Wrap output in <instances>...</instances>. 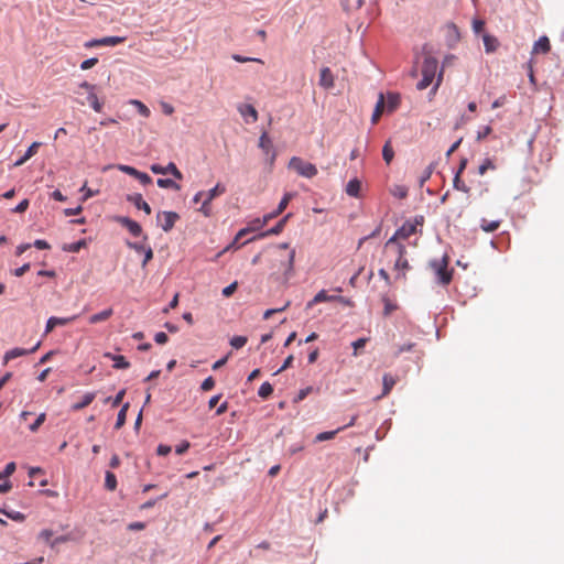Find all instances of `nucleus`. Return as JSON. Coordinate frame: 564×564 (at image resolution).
<instances>
[{
	"instance_id": "f257e3e1",
	"label": "nucleus",
	"mask_w": 564,
	"mask_h": 564,
	"mask_svg": "<svg viewBox=\"0 0 564 564\" xmlns=\"http://www.w3.org/2000/svg\"><path fill=\"white\" fill-rule=\"evenodd\" d=\"M289 243H280L270 254L272 274H289L293 271L295 250Z\"/></svg>"
},
{
	"instance_id": "f03ea898",
	"label": "nucleus",
	"mask_w": 564,
	"mask_h": 564,
	"mask_svg": "<svg viewBox=\"0 0 564 564\" xmlns=\"http://www.w3.org/2000/svg\"><path fill=\"white\" fill-rule=\"evenodd\" d=\"M438 67V62L435 57L427 55L424 57L422 65V78L417 83V89H426L434 80Z\"/></svg>"
},
{
	"instance_id": "7ed1b4c3",
	"label": "nucleus",
	"mask_w": 564,
	"mask_h": 564,
	"mask_svg": "<svg viewBox=\"0 0 564 564\" xmlns=\"http://www.w3.org/2000/svg\"><path fill=\"white\" fill-rule=\"evenodd\" d=\"M423 221V217L421 216L420 217V220L415 219L414 223H411V221H406L395 232L394 235L388 239V241L386 242V249L388 248H391V247H397V245L399 243L398 240L399 239H408L409 237H411L412 235H414L416 232V226L420 224H422Z\"/></svg>"
},
{
	"instance_id": "20e7f679",
	"label": "nucleus",
	"mask_w": 564,
	"mask_h": 564,
	"mask_svg": "<svg viewBox=\"0 0 564 564\" xmlns=\"http://www.w3.org/2000/svg\"><path fill=\"white\" fill-rule=\"evenodd\" d=\"M289 167L294 170L299 175L307 178H312L317 174V169L314 164L297 156H293L290 160Z\"/></svg>"
},
{
	"instance_id": "39448f33",
	"label": "nucleus",
	"mask_w": 564,
	"mask_h": 564,
	"mask_svg": "<svg viewBox=\"0 0 564 564\" xmlns=\"http://www.w3.org/2000/svg\"><path fill=\"white\" fill-rule=\"evenodd\" d=\"M431 267L434 269L438 282L443 285L451 283L453 278V271L448 270V257L444 256L441 260H434L431 262Z\"/></svg>"
},
{
	"instance_id": "423d86ee",
	"label": "nucleus",
	"mask_w": 564,
	"mask_h": 564,
	"mask_svg": "<svg viewBox=\"0 0 564 564\" xmlns=\"http://www.w3.org/2000/svg\"><path fill=\"white\" fill-rule=\"evenodd\" d=\"M226 192V188L225 186H223L221 184H216V186L212 189H209L207 193H205V198L203 199V203H202V206L199 207V212L206 216V217H209L212 215V207H210V202H213V199L221 194H224Z\"/></svg>"
},
{
	"instance_id": "0eeeda50",
	"label": "nucleus",
	"mask_w": 564,
	"mask_h": 564,
	"mask_svg": "<svg viewBox=\"0 0 564 564\" xmlns=\"http://www.w3.org/2000/svg\"><path fill=\"white\" fill-rule=\"evenodd\" d=\"M180 216L175 212H160L156 215V223L165 232L170 231Z\"/></svg>"
},
{
	"instance_id": "6e6552de",
	"label": "nucleus",
	"mask_w": 564,
	"mask_h": 564,
	"mask_svg": "<svg viewBox=\"0 0 564 564\" xmlns=\"http://www.w3.org/2000/svg\"><path fill=\"white\" fill-rule=\"evenodd\" d=\"M259 148L264 152V154L268 156V161L270 165H273L276 153L273 149V143L270 137L267 132H263L259 138Z\"/></svg>"
},
{
	"instance_id": "1a4fd4ad",
	"label": "nucleus",
	"mask_w": 564,
	"mask_h": 564,
	"mask_svg": "<svg viewBox=\"0 0 564 564\" xmlns=\"http://www.w3.org/2000/svg\"><path fill=\"white\" fill-rule=\"evenodd\" d=\"M126 41V37L121 36H106L102 39L97 40H90L85 43V47L91 48L96 46H116L118 44H121Z\"/></svg>"
},
{
	"instance_id": "9d476101",
	"label": "nucleus",
	"mask_w": 564,
	"mask_h": 564,
	"mask_svg": "<svg viewBox=\"0 0 564 564\" xmlns=\"http://www.w3.org/2000/svg\"><path fill=\"white\" fill-rule=\"evenodd\" d=\"M151 171L154 174H172L177 180L183 178V174L173 162H170L166 166H162L160 164H152Z\"/></svg>"
},
{
	"instance_id": "9b49d317",
	"label": "nucleus",
	"mask_w": 564,
	"mask_h": 564,
	"mask_svg": "<svg viewBox=\"0 0 564 564\" xmlns=\"http://www.w3.org/2000/svg\"><path fill=\"white\" fill-rule=\"evenodd\" d=\"M115 220L124 228H127L129 232L134 237H139L142 234L141 226L137 221L130 219L129 217L117 216L115 217Z\"/></svg>"
},
{
	"instance_id": "f8f14e48",
	"label": "nucleus",
	"mask_w": 564,
	"mask_h": 564,
	"mask_svg": "<svg viewBox=\"0 0 564 564\" xmlns=\"http://www.w3.org/2000/svg\"><path fill=\"white\" fill-rule=\"evenodd\" d=\"M40 345H41V343L39 341L31 349L12 348V349H10V350H8L6 352V355H4V362H8L9 360L15 359V358L21 357V356L33 354V352H35L39 349Z\"/></svg>"
},
{
	"instance_id": "ddd939ff",
	"label": "nucleus",
	"mask_w": 564,
	"mask_h": 564,
	"mask_svg": "<svg viewBox=\"0 0 564 564\" xmlns=\"http://www.w3.org/2000/svg\"><path fill=\"white\" fill-rule=\"evenodd\" d=\"M335 85V77L329 67H323L319 72V86L330 89Z\"/></svg>"
},
{
	"instance_id": "4468645a",
	"label": "nucleus",
	"mask_w": 564,
	"mask_h": 564,
	"mask_svg": "<svg viewBox=\"0 0 564 564\" xmlns=\"http://www.w3.org/2000/svg\"><path fill=\"white\" fill-rule=\"evenodd\" d=\"M551 51V43L547 36H541L532 48V54H546Z\"/></svg>"
},
{
	"instance_id": "2eb2a0df",
	"label": "nucleus",
	"mask_w": 564,
	"mask_h": 564,
	"mask_svg": "<svg viewBox=\"0 0 564 564\" xmlns=\"http://www.w3.org/2000/svg\"><path fill=\"white\" fill-rule=\"evenodd\" d=\"M386 97V111L391 113L395 111L401 102L400 95L397 93H388Z\"/></svg>"
},
{
	"instance_id": "dca6fc26",
	"label": "nucleus",
	"mask_w": 564,
	"mask_h": 564,
	"mask_svg": "<svg viewBox=\"0 0 564 564\" xmlns=\"http://www.w3.org/2000/svg\"><path fill=\"white\" fill-rule=\"evenodd\" d=\"M267 225V219H254L252 223H251V228H243L241 230L238 231V234L236 235L235 237V241L232 245L237 243L242 237H245L249 231L251 230H257V229H260L262 228L263 226Z\"/></svg>"
},
{
	"instance_id": "f3484780",
	"label": "nucleus",
	"mask_w": 564,
	"mask_h": 564,
	"mask_svg": "<svg viewBox=\"0 0 564 564\" xmlns=\"http://www.w3.org/2000/svg\"><path fill=\"white\" fill-rule=\"evenodd\" d=\"M128 200L130 203H132L138 209L143 210L148 215L151 214V207L145 200H143L141 194L137 193V194L129 195Z\"/></svg>"
},
{
	"instance_id": "a211bd4d",
	"label": "nucleus",
	"mask_w": 564,
	"mask_h": 564,
	"mask_svg": "<svg viewBox=\"0 0 564 564\" xmlns=\"http://www.w3.org/2000/svg\"><path fill=\"white\" fill-rule=\"evenodd\" d=\"M395 249H397V253H398V259L395 261L394 269L395 270H405V269H408L409 268V262L404 258V254L406 252L405 247L403 245H401V243H398Z\"/></svg>"
},
{
	"instance_id": "6ab92c4d",
	"label": "nucleus",
	"mask_w": 564,
	"mask_h": 564,
	"mask_svg": "<svg viewBox=\"0 0 564 564\" xmlns=\"http://www.w3.org/2000/svg\"><path fill=\"white\" fill-rule=\"evenodd\" d=\"M384 108H386V97L382 93H380L379 97H378V101H377L375 110H373V113H372V117H371V122L373 124L379 121L380 117L386 111Z\"/></svg>"
},
{
	"instance_id": "aec40b11",
	"label": "nucleus",
	"mask_w": 564,
	"mask_h": 564,
	"mask_svg": "<svg viewBox=\"0 0 564 564\" xmlns=\"http://www.w3.org/2000/svg\"><path fill=\"white\" fill-rule=\"evenodd\" d=\"M338 297L337 296H332V295H328L327 292L325 290H322L319 291L314 297L313 300H311L306 307L307 308H311L313 307L315 304H318V303H322V302H330V301H334V300H337Z\"/></svg>"
},
{
	"instance_id": "412c9836",
	"label": "nucleus",
	"mask_w": 564,
	"mask_h": 564,
	"mask_svg": "<svg viewBox=\"0 0 564 564\" xmlns=\"http://www.w3.org/2000/svg\"><path fill=\"white\" fill-rule=\"evenodd\" d=\"M482 41H484L486 53H494L499 47V41L494 35L486 33L482 35Z\"/></svg>"
},
{
	"instance_id": "4be33fe9",
	"label": "nucleus",
	"mask_w": 564,
	"mask_h": 564,
	"mask_svg": "<svg viewBox=\"0 0 564 564\" xmlns=\"http://www.w3.org/2000/svg\"><path fill=\"white\" fill-rule=\"evenodd\" d=\"M96 398V393L95 392H87L86 394H84V397L82 398L80 401L74 403L70 409L73 411H79V410H83L84 408L88 406Z\"/></svg>"
},
{
	"instance_id": "5701e85b",
	"label": "nucleus",
	"mask_w": 564,
	"mask_h": 564,
	"mask_svg": "<svg viewBox=\"0 0 564 564\" xmlns=\"http://www.w3.org/2000/svg\"><path fill=\"white\" fill-rule=\"evenodd\" d=\"M238 111L243 118L250 117L251 122H256L258 120V111L252 105H240L238 107Z\"/></svg>"
},
{
	"instance_id": "b1692460",
	"label": "nucleus",
	"mask_w": 564,
	"mask_h": 564,
	"mask_svg": "<svg viewBox=\"0 0 564 564\" xmlns=\"http://www.w3.org/2000/svg\"><path fill=\"white\" fill-rule=\"evenodd\" d=\"M360 188V181L358 178H352L346 185V193L351 197H359Z\"/></svg>"
},
{
	"instance_id": "393cba45",
	"label": "nucleus",
	"mask_w": 564,
	"mask_h": 564,
	"mask_svg": "<svg viewBox=\"0 0 564 564\" xmlns=\"http://www.w3.org/2000/svg\"><path fill=\"white\" fill-rule=\"evenodd\" d=\"M112 314H113L112 308L104 310V311H101L99 313H96V314L91 315L89 317V323L90 324H97V323L105 322L108 318H110Z\"/></svg>"
},
{
	"instance_id": "a878e982",
	"label": "nucleus",
	"mask_w": 564,
	"mask_h": 564,
	"mask_svg": "<svg viewBox=\"0 0 564 564\" xmlns=\"http://www.w3.org/2000/svg\"><path fill=\"white\" fill-rule=\"evenodd\" d=\"M501 220H488L486 218L480 219V228L485 232H494L499 229Z\"/></svg>"
},
{
	"instance_id": "bb28decb",
	"label": "nucleus",
	"mask_w": 564,
	"mask_h": 564,
	"mask_svg": "<svg viewBox=\"0 0 564 564\" xmlns=\"http://www.w3.org/2000/svg\"><path fill=\"white\" fill-rule=\"evenodd\" d=\"M289 216L290 215H286L274 227H272L271 229L267 230L265 232H262L261 235H259L258 238H263V237H267L270 235H279L283 230Z\"/></svg>"
},
{
	"instance_id": "cd10ccee",
	"label": "nucleus",
	"mask_w": 564,
	"mask_h": 564,
	"mask_svg": "<svg viewBox=\"0 0 564 564\" xmlns=\"http://www.w3.org/2000/svg\"><path fill=\"white\" fill-rule=\"evenodd\" d=\"M345 429H346V426H340L335 431H327V432L318 433L315 437V443L333 440L337 433H339L340 431H344Z\"/></svg>"
},
{
	"instance_id": "c85d7f7f",
	"label": "nucleus",
	"mask_w": 564,
	"mask_h": 564,
	"mask_svg": "<svg viewBox=\"0 0 564 564\" xmlns=\"http://www.w3.org/2000/svg\"><path fill=\"white\" fill-rule=\"evenodd\" d=\"M382 381H383V390H382V394L379 398L388 395L390 393V391L392 390L393 386L395 384V379L389 373H386L383 376Z\"/></svg>"
},
{
	"instance_id": "c756f323",
	"label": "nucleus",
	"mask_w": 564,
	"mask_h": 564,
	"mask_svg": "<svg viewBox=\"0 0 564 564\" xmlns=\"http://www.w3.org/2000/svg\"><path fill=\"white\" fill-rule=\"evenodd\" d=\"M382 158L387 164H390L394 158V150L390 141H387L382 148Z\"/></svg>"
},
{
	"instance_id": "7c9ffc66",
	"label": "nucleus",
	"mask_w": 564,
	"mask_h": 564,
	"mask_svg": "<svg viewBox=\"0 0 564 564\" xmlns=\"http://www.w3.org/2000/svg\"><path fill=\"white\" fill-rule=\"evenodd\" d=\"M105 488L109 491H115L117 488V478L116 475L111 471H106Z\"/></svg>"
},
{
	"instance_id": "2f4dec72",
	"label": "nucleus",
	"mask_w": 564,
	"mask_h": 564,
	"mask_svg": "<svg viewBox=\"0 0 564 564\" xmlns=\"http://www.w3.org/2000/svg\"><path fill=\"white\" fill-rule=\"evenodd\" d=\"M128 409H129V403H126L122 405V408L120 409V411L117 415V422L115 424V429L119 430L124 425Z\"/></svg>"
},
{
	"instance_id": "473e14b6",
	"label": "nucleus",
	"mask_w": 564,
	"mask_h": 564,
	"mask_svg": "<svg viewBox=\"0 0 564 564\" xmlns=\"http://www.w3.org/2000/svg\"><path fill=\"white\" fill-rule=\"evenodd\" d=\"M87 102L91 106V108L96 112H100L102 110V104L99 101L95 91H90L87 96Z\"/></svg>"
},
{
	"instance_id": "72a5a7b5",
	"label": "nucleus",
	"mask_w": 564,
	"mask_h": 564,
	"mask_svg": "<svg viewBox=\"0 0 564 564\" xmlns=\"http://www.w3.org/2000/svg\"><path fill=\"white\" fill-rule=\"evenodd\" d=\"M130 104L133 105L138 109L139 113L142 117H144V118H149L150 117L151 111L142 101H140L138 99H131Z\"/></svg>"
},
{
	"instance_id": "f704fd0d",
	"label": "nucleus",
	"mask_w": 564,
	"mask_h": 564,
	"mask_svg": "<svg viewBox=\"0 0 564 564\" xmlns=\"http://www.w3.org/2000/svg\"><path fill=\"white\" fill-rule=\"evenodd\" d=\"M156 184L161 188H172L175 191H178L181 188L180 185L171 178H159L156 181Z\"/></svg>"
},
{
	"instance_id": "c9c22d12",
	"label": "nucleus",
	"mask_w": 564,
	"mask_h": 564,
	"mask_svg": "<svg viewBox=\"0 0 564 564\" xmlns=\"http://www.w3.org/2000/svg\"><path fill=\"white\" fill-rule=\"evenodd\" d=\"M108 356L110 357V355ZM111 359L115 361L113 368L116 369H127L130 367L129 361L121 355L111 356Z\"/></svg>"
},
{
	"instance_id": "e433bc0d",
	"label": "nucleus",
	"mask_w": 564,
	"mask_h": 564,
	"mask_svg": "<svg viewBox=\"0 0 564 564\" xmlns=\"http://www.w3.org/2000/svg\"><path fill=\"white\" fill-rule=\"evenodd\" d=\"M293 193H285L282 197L281 202L278 205V208L275 209V214H281L284 212V209L288 207L290 200L293 198Z\"/></svg>"
},
{
	"instance_id": "4c0bfd02",
	"label": "nucleus",
	"mask_w": 564,
	"mask_h": 564,
	"mask_svg": "<svg viewBox=\"0 0 564 564\" xmlns=\"http://www.w3.org/2000/svg\"><path fill=\"white\" fill-rule=\"evenodd\" d=\"M273 392V387L269 382H263L258 391V394L262 399L269 398Z\"/></svg>"
},
{
	"instance_id": "58836bf2",
	"label": "nucleus",
	"mask_w": 564,
	"mask_h": 564,
	"mask_svg": "<svg viewBox=\"0 0 564 564\" xmlns=\"http://www.w3.org/2000/svg\"><path fill=\"white\" fill-rule=\"evenodd\" d=\"M453 186L457 191H460L464 193L469 192V187L462 181L460 175H458V174H455V176H454Z\"/></svg>"
},
{
	"instance_id": "ea45409f",
	"label": "nucleus",
	"mask_w": 564,
	"mask_h": 564,
	"mask_svg": "<svg viewBox=\"0 0 564 564\" xmlns=\"http://www.w3.org/2000/svg\"><path fill=\"white\" fill-rule=\"evenodd\" d=\"M391 194L394 196V197H398V198H405L406 195H408V188L403 185H394L392 188H391Z\"/></svg>"
},
{
	"instance_id": "a19ab883",
	"label": "nucleus",
	"mask_w": 564,
	"mask_h": 564,
	"mask_svg": "<svg viewBox=\"0 0 564 564\" xmlns=\"http://www.w3.org/2000/svg\"><path fill=\"white\" fill-rule=\"evenodd\" d=\"M86 246V241L85 240H79V241H76L74 243H70L68 246H65L63 249L65 251H68V252H79V250L82 248H84Z\"/></svg>"
},
{
	"instance_id": "79ce46f5",
	"label": "nucleus",
	"mask_w": 564,
	"mask_h": 564,
	"mask_svg": "<svg viewBox=\"0 0 564 564\" xmlns=\"http://www.w3.org/2000/svg\"><path fill=\"white\" fill-rule=\"evenodd\" d=\"M496 165L490 159H486L478 167V173L484 175L488 170H495Z\"/></svg>"
},
{
	"instance_id": "37998d69",
	"label": "nucleus",
	"mask_w": 564,
	"mask_h": 564,
	"mask_svg": "<svg viewBox=\"0 0 564 564\" xmlns=\"http://www.w3.org/2000/svg\"><path fill=\"white\" fill-rule=\"evenodd\" d=\"M247 344V337L245 336H235L231 338L230 340V345L235 348V349H240L242 348L245 345Z\"/></svg>"
},
{
	"instance_id": "c03bdc74",
	"label": "nucleus",
	"mask_w": 564,
	"mask_h": 564,
	"mask_svg": "<svg viewBox=\"0 0 564 564\" xmlns=\"http://www.w3.org/2000/svg\"><path fill=\"white\" fill-rule=\"evenodd\" d=\"M52 322H54L55 326H65L69 323H72L73 321H75L76 316H72V317H55V316H52Z\"/></svg>"
},
{
	"instance_id": "a18cd8bd",
	"label": "nucleus",
	"mask_w": 564,
	"mask_h": 564,
	"mask_svg": "<svg viewBox=\"0 0 564 564\" xmlns=\"http://www.w3.org/2000/svg\"><path fill=\"white\" fill-rule=\"evenodd\" d=\"M41 147L40 142H33L24 154V160L31 159L33 155L37 153L39 148Z\"/></svg>"
},
{
	"instance_id": "49530a36",
	"label": "nucleus",
	"mask_w": 564,
	"mask_h": 564,
	"mask_svg": "<svg viewBox=\"0 0 564 564\" xmlns=\"http://www.w3.org/2000/svg\"><path fill=\"white\" fill-rule=\"evenodd\" d=\"M231 57H232V59H235L238 63L256 62V63L263 64V61L260 58L245 57L239 54H234Z\"/></svg>"
},
{
	"instance_id": "de8ad7c7",
	"label": "nucleus",
	"mask_w": 564,
	"mask_h": 564,
	"mask_svg": "<svg viewBox=\"0 0 564 564\" xmlns=\"http://www.w3.org/2000/svg\"><path fill=\"white\" fill-rule=\"evenodd\" d=\"M415 347L414 343L404 344L398 347L397 351L394 352L395 357H399L401 354L405 351H411Z\"/></svg>"
},
{
	"instance_id": "09e8293b",
	"label": "nucleus",
	"mask_w": 564,
	"mask_h": 564,
	"mask_svg": "<svg viewBox=\"0 0 564 564\" xmlns=\"http://www.w3.org/2000/svg\"><path fill=\"white\" fill-rule=\"evenodd\" d=\"M97 63H98V58H97V57H91V58L85 59V61L80 64V68H82L83 70H87V69L93 68Z\"/></svg>"
},
{
	"instance_id": "8fccbe9b",
	"label": "nucleus",
	"mask_w": 564,
	"mask_h": 564,
	"mask_svg": "<svg viewBox=\"0 0 564 564\" xmlns=\"http://www.w3.org/2000/svg\"><path fill=\"white\" fill-rule=\"evenodd\" d=\"M367 341L368 338H359L351 344L354 347V356H358V350L364 348Z\"/></svg>"
},
{
	"instance_id": "3c124183",
	"label": "nucleus",
	"mask_w": 564,
	"mask_h": 564,
	"mask_svg": "<svg viewBox=\"0 0 564 564\" xmlns=\"http://www.w3.org/2000/svg\"><path fill=\"white\" fill-rule=\"evenodd\" d=\"M44 421H45V413H41L37 416V419L35 420V422L30 425V430L32 432H36L37 429L44 423Z\"/></svg>"
},
{
	"instance_id": "603ef678",
	"label": "nucleus",
	"mask_w": 564,
	"mask_h": 564,
	"mask_svg": "<svg viewBox=\"0 0 564 564\" xmlns=\"http://www.w3.org/2000/svg\"><path fill=\"white\" fill-rule=\"evenodd\" d=\"M118 169L121 172H123V173H126L128 175H131L133 177H135V175L138 174V170L134 169L133 166H130V165H122V164H120V165H118Z\"/></svg>"
},
{
	"instance_id": "864d4df0",
	"label": "nucleus",
	"mask_w": 564,
	"mask_h": 564,
	"mask_svg": "<svg viewBox=\"0 0 564 564\" xmlns=\"http://www.w3.org/2000/svg\"><path fill=\"white\" fill-rule=\"evenodd\" d=\"M214 387H215V380H214V378H213V377H208V378H206V379L203 381V383H202V386H200V389H202L203 391H209V390H212Z\"/></svg>"
},
{
	"instance_id": "5fc2aeb1",
	"label": "nucleus",
	"mask_w": 564,
	"mask_h": 564,
	"mask_svg": "<svg viewBox=\"0 0 564 564\" xmlns=\"http://www.w3.org/2000/svg\"><path fill=\"white\" fill-rule=\"evenodd\" d=\"M189 447H191L189 442L188 441H183L181 444H178L175 447V453L177 455H183L184 453H186L188 451Z\"/></svg>"
},
{
	"instance_id": "6e6d98bb",
	"label": "nucleus",
	"mask_w": 564,
	"mask_h": 564,
	"mask_svg": "<svg viewBox=\"0 0 564 564\" xmlns=\"http://www.w3.org/2000/svg\"><path fill=\"white\" fill-rule=\"evenodd\" d=\"M237 286H238V283L232 282L231 284H229L228 286L223 289V295L225 297L231 296L235 293V291L237 290Z\"/></svg>"
},
{
	"instance_id": "4d7b16f0",
	"label": "nucleus",
	"mask_w": 564,
	"mask_h": 564,
	"mask_svg": "<svg viewBox=\"0 0 564 564\" xmlns=\"http://www.w3.org/2000/svg\"><path fill=\"white\" fill-rule=\"evenodd\" d=\"M384 310L383 313L386 316L390 315L393 311L397 310V305L391 303L387 297L383 299Z\"/></svg>"
},
{
	"instance_id": "13d9d810",
	"label": "nucleus",
	"mask_w": 564,
	"mask_h": 564,
	"mask_svg": "<svg viewBox=\"0 0 564 564\" xmlns=\"http://www.w3.org/2000/svg\"><path fill=\"white\" fill-rule=\"evenodd\" d=\"M144 258L142 261V267L144 268L152 259H153V250L150 246L143 251Z\"/></svg>"
},
{
	"instance_id": "bf43d9fd",
	"label": "nucleus",
	"mask_w": 564,
	"mask_h": 564,
	"mask_svg": "<svg viewBox=\"0 0 564 564\" xmlns=\"http://www.w3.org/2000/svg\"><path fill=\"white\" fill-rule=\"evenodd\" d=\"M53 536V531L50 529L42 530L39 534V538L46 543L51 544V538Z\"/></svg>"
},
{
	"instance_id": "052dcab7",
	"label": "nucleus",
	"mask_w": 564,
	"mask_h": 564,
	"mask_svg": "<svg viewBox=\"0 0 564 564\" xmlns=\"http://www.w3.org/2000/svg\"><path fill=\"white\" fill-rule=\"evenodd\" d=\"M135 178H138L143 185H148L152 182V178L147 173L140 171H138Z\"/></svg>"
},
{
	"instance_id": "680f3d73",
	"label": "nucleus",
	"mask_w": 564,
	"mask_h": 564,
	"mask_svg": "<svg viewBox=\"0 0 564 564\" xmlns=\"http://www.w3.org/2000/svg\"><path fill=\"white\" fill-rule=\"evenodd\" d=\"M171 451H172L171 446L165 445V444H160L156 448V453L160 456H166L167 454L171 453Z\"/></svg>"
},
{
	"instance_id": "e2e57ef3",
	"label": "nucleus",
	"mask_w": 564,
	"mask_h": 564,
	"mask_svg": "<svg viewBox=\"0 0 564 564\" xmlns=\"http://www.w3.org/2000/svg\"><path fill=\"white\" fill-rule=\"evenodd\" d=\"M312 392V387L301 389L295 399L296 402L304 400Z\"/></svg>"
},
{
	"instance_id": "0e129e2a",
	"label": "nucleus",
	"mask_w": 564,
	"mask_h": 564,
	"mask_svg": "<svg viewBox=\"0 0 564 564\" xmlns=\"http://www.w3.org/2000/svg\"><path fill=\"white\" fill-rule=\"evenodd\" d=\"M29 207V200L28 199H23L22 202H20L15 208L13 209L14 213H24Z\"/></svg>"
},
{
	"instance_id": "69168bd1",
	"label": "nucleus",
	"mask_w": 564,
	"mask_h": 564,
	"mask_svg": "<svg viewBox=\"0 0 564 564\" xmlns=\"http://www.w3.org/2000/svg\"><path fill=\"white\" fill-rule=\"evenodd\" d=\"M124 394H126V390H123V389L120 390L117 393V395L111 400L112 406H118L122 402Z\"/></svg>"
},
{
	"instance_id": "338daca9",
	"label": "nucleus",
	"mask_w": 564,
	"mask_h": 564,
	"mask_svg": "<svg viewBox=\"0 0 564 564\" xmlns=\"http://www.w3.org/2000/svg\"><path fill=\"white\" fill-rule=\"evenodd\" d=\"M127 246L130 248V249H133L135 250L137 252H142L147 249L148 246H144L142 243H138V242H130L128 241L127 242Z\"/></svg>"
},
{
	"instance_id": "774afa93",
	"label": "nucleus",
	"mask_w": 564,
	"mask_h": 564,
	"mask_svg": "<svg viewBox=\"0 0 564 564\" xmlns=\"http://www.w3.org/2000/svg\"><path fill=\"white\" fill-rule=\"evenodd\" d=\"M485 28V22L482 20H474L473 30L475 33H480Z\"/></svg>"
}]
</instances>
